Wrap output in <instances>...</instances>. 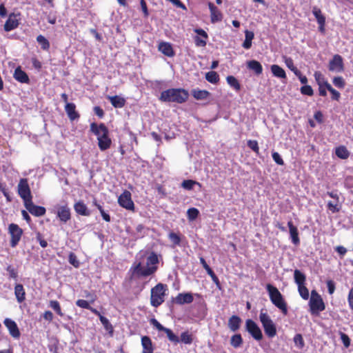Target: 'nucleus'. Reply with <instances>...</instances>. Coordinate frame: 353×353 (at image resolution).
I'll return each mask as SVG.
<instances>
[{"instance_id": "obj_20", "label": "nucleus", "mask_w": 353, "mask_h": 353, "mask_svg": "<svg viewBox=\"0 0 353 353\" xmlns=\"http://www.w3.org/2000/svg\"><path fill=\"white\" fill-rule=\"evenodd\" d=\"M14 295L19 303H21L26 300V291L22 284L15 285Z\"/></svg>"}, {"instance_id": "obj_30", "label": "nucleus", "mask_w": 353, "mask_h": 353, "mask_svg": "<svg viewBox=\"0 0 353 353\" xmlns=\"http://www.w3.org/2000/svg\"><path fill=\"white\" fill-rule=\"evenodd\" d=\"M208 6L211 13V21L212 22L220 21L221 19V15L216 7L212 3H209Z\"/></svg>"}, {"instance_id": "obj_32", "label": "nucleus", "mask_w": 353, "mask_h": 353, "mask_svg": "<svg viewBox=\"0 0 353 353\" xmlns=\"http://www.w3.org/2000/svg\"><path fill=\"white\" fill-rule=\"evenodd\" d=\"M294 279L298 286L305 284L306 276L299 270H294Z\"/></svg>"}, {"instance_id": "obj_38", "label": "nucleus", "mask_w": 353, "mask_h": 353, "mask_svg": "<svg viewBox=\"0 0 353 353\" xmlns=\"http://www.w3.org/2000/svg\"><path fill=\"white\" fill-rule=\"evenodd\" d=\"M99 319H100V321L101 322V323L103 324L104 328L107 331H108L110 336H112L114 330H113V327H112V324L110 323L109 320L103 316H100Z\"/></svg>"}, {"instance_id": "obj_44", "label": "nucleus", "mask_w": 353, "mask_h": 353, "mask_svg": "<svg viewBox=\"0 0 353 353\" xmlns=\"http://www.w3.org/2000/svg\"><path fill=\"white\" fill-rule=\"evenodd\" d=\"M325 86L327 88V90H329L331 92V94L332 95V99L338 101L339 99V98H340V96H341L340 93L337 90L334 89L331 86V85L329 83H327V82L325 83Z\"/></svg>"}, {"instance_id": "obj_61", "label": "nucleus", "mask_w": 353, "mask_h": 353, "mask_svg": "<svg viewBox=\"0 0 353 353\" xmlns=\"http://www.w3.org/2000/svg\"><path fill=\"white\" fill-rule=\"evenodd\" d=\"M273 160L275 161L276 163L280 165H283L284 164V161L283 159L281 158V155L276 152H274L272 154Z\"/></svg>"}, {"instance_id": "obj_58", "label": "nucleus", "mask_w": 353, "mask_h": 353, "mask_svg": "<svg viewBox=\"0 0 353 353\" xmlns=\"http://www.w3.org/2000/svg\"><path fill=\"white\" fill-rule=\"evenodd\" d=\"M301 92L303 94L308 95V96H312L313 95V90L310 85H305L303 87L301 88Z\"/></svg>"}, {"instance_id": "obj_45", "label": "nucleus", "mask_w": 353, "mask_h": 353, "mask_svg": "<svg viewBox=\"0 0 353 353\" xmlns=\"http://www.w3.org/2000/svg\"><path fill=\"white\" fill-rule=\"evenodd\" d=\"M179 340L185 344H191L192 343V336L188 332H184L181 333Z\"/></svg>"}, {"instance_id": "obj_33", "label": "nucleus", "mask_w": 353, "mask_h": 353, "mask_svg": "<svg viewBox=\"0 0 353 353\" xmlns=\"http://www.w3.org/2000/svg\"><path fill=\"white\" fill-rule=\"evenodd\" d=\"M200 263L202 264L203 268L206 270L208 274H209L212 279L213 281L218 283L219 279L213 270L210 268V267L207 264L206 261L203 257L200 258Z\"/></svg>"}, {"instance_id": "obj_52", "label": "nucleus", "mask_w": 353, "mask_h": 353, "mask_svg": "<svg viewBox=\"0 0 353 353\" xmlns=\"http://www.w3.org/2000/svg\"><path fill=\"white\" fill-rule=\"evenodd\" d=\"M199 214V210L194 208L188 209L187 212L188 218L190 221L194 220L198 216Z\"/></svg>"}, {"instance_id": "obj_17", "label": "nucleus", "mask_w": 353, "mask_h": 353, "mask_svg": "<svg viewBox=\"0 0 353 353\" xmlns=\"http://www.w3.org/2000/svg\"><path fill=\"white\" fill-rule=\"evenodd\" d=\"M57 216L61 222H68L71 219L70 208L66 205L60 207L57 210Z\"/></svg>"}, {"instance_id": "obj_10", "label": "nucleus", "mask_w": 353, "mask_h": 353, "mask_svg": "<svg viewBox=\"0 0 353 353\" xmlns=\"http://www.w3.org/2000/svg\"><path fill=\"white\" fill-rule=\"evenodd\" d=\"M329 70L335 72H341L344 70L343 58L341 55L335 54L330 61Z\"/></svg>"}, {"instance_id": "obj_43", "label": "nucleus", "mask_w": 353, "mask_h": 353, "mask_svg": "<svg viewBox=\"0 0 353 353\" xmlns=\"http://www.w3.org/2000/svg\"><path fill=\"white\" fill-rule=\"evenodd\" d=\"M228 83L232 88H234L236 90H239L241 89V85L238 81V80L233 76H228L227 77Z\"/></svg>"}, {"instance_id": "obj_40", "label": "nucleus", "mask_w": 353, "mask_h": 353, "mask_svg": "<svg viewBox=\"0 0 353 353\" xmlns=\"http://www.w3.org/2000/svg\"><path fill=\"white\" fill-rule=\"evenodd\" d=\"M205 79L210 83H216L219 80V77L216 72L211 71L205 74Z\"/></svg>"}, {"instance_id": "obj_51", "label": "nucleus", "mask_w": 353, "mask_h": 353, "mask_svg": "<svg viewBox=\"0 0 353 353\" xmlns=\"http://www.w3.org/2000/svg\"><path fill=\"white\" fill-rule=\"evenodd\" d=\"M327 208L332 213L338 212L340 210L339 201H329L327 203Z\"/></svg>"}, {"instance_id": "obj_3", "label": "nucleus", "mask_w": 353, "mask_h": 353, "mask_svg": "<svg viewBox=\"0 0 353 353\" xmlns=\"http://www.w3.org/2000/svg\"><path fill=\"white\" fill-rule=\"evenodd\" d=\"M167 290V285L163 283H158L151 289L150 303L153 307H157L164 302Z\"/></svg>"}, {"instance_id": "obj_47", "label": "nucleus", "mask_w": 353, "mask_h": 353, "mask_svg": "<svg viewBox=\"0 0 353 353\" xmlns=\"http://www.w3.org/2000/svg\"><path fill=\"white\" fill-rule=\"evenodd\" d=\"M196 184L201 185L199 183L193 180H184L181 183V186L185 190H190L193 188L194 185Z\"/></svg>"}, {"instance_id": "obj_63", "label": "nucleus", "mask_w": 353, "mask_h": 353, "mask_svg": "<svg viewBox=\"0 0 353 353\" xmlns=\"http://www.w3.org/2000/svg\"><path fill=\"white\" fill-rule=\"evenodd\" d=\"M76 305L81 308L89 309L90 308L89 303L83 299H79L76 302Z\"/></svg>"}, {"instance_id": "obj_13", "label": "nucleus", "mask_w": 353, "mask_h": 353, "mask_svg": "<svg viewBox=\"0 0 353 353\" xmlns=\"http://www.w3.org/2000/svg\"><path fill=\"white\" fill-rule=\"evenodd\" d=\"M90 130L97 136V139L109 134L108 128L103 123H100L99 125L95 123H91Z\"/></svg>"}, {"instance_id": "obj_6", "label": "nucleus", "mask_w": 353, "mask_h": 353, "mask_svg": "<svg viewBox=\"0 0 353 353\" xmlns=\"http://www.w3.org/2000/svg\"><path fill=\"white\" fill-rule=\"evenodd\" d=\"M8 232L11 236V239H10V246L12 248H14L19 243V242L21 238V236L23 234V230L21 228H20L19 227L18 225H17L15 223H11L8 226Z\"/></svg>"}, {"instance_id": "obj_56", "label": "nucleus", "mask_w": 353, "mask_h": 353, "mask_svg": "<svg viewBox=\"0 0 353 353\" xmlns=\"http://www.w3.org/2000/svg\"><path fill=\"white\" fill-rule=\"evenodd\" d=\"M314 76L319 85H325L326 81L321 72H315Z\"/></svg>"}, {"instance_id": "obj_64", "label": "nucleus", "mask_w": 353, "mask_h": 353, "mask_svg": "<svg viewBox=\"0 0 353 353\" xmlns=\"http://www.w3.org/2000/svg\"><path fill=\"white\" fill-rule=\"evenodd\" d=\"M69 262L76 268H77L79 265V263L78 260L77 259V256H75V254L74 253L70 254Z\"/></svg>"}, {"instance_id": "obj_16", "label": "nucleus", "mask_w": 353, "mask_h": 353, "mask_svg": "<svg viewBox=\"0 0 353 353\" xmlns=\"http://www.w3.org/2000/svg\"><path fill=\"white\" fill-rule=\"evenodd\" d=\"M194 32L198 34L194 38L195 45L198 47H204L207 43L208 34L201 28L195 29Z\"/></svg>"}, {"instance_id": "obj_54", "label": "nucleus", "mask_w": 353, "mask_h": 353, "mask_svg": "<svg viewBox=\"0 0 353 353\" xmlns=\"http://www.w3.org/2000/svg\"><path fill=\"white\" fill-rule=\"evenodd\" d=\"M334 85L339 88H343L345 85V82L343 77H336L333 79Z\"/></svg>"}, {"instance_id": "obj_48", "label": "nucleus", "mask_w": 353, "mask_h": 353, "mask_svg": "<svg viewBox=\"0 0 353 353\" xmlns=\"http://www.w3.org/2000/svg\"><path fill=\"white\" fill-rule=\"evenodd\" d=\"M294 342L295 343V345L299 349H302L304 347V345H305L303 336L300 334H296L294 336Z\"/></svg>"}, {"instance_id": "obj_7", "label": "nucleus", "mask_w": 353, "mask_h": 353, "mask_svg": "<svg viewBox=\"0 0 353 353\" xmlns=\"http://www.w3.org/2000/svg\"><path fill=\"white\" fill-rule=\"evenodd\" d=\"M18 193L24 201V204L32 200L30 189L26 179H21L18 184Z\"/></svg>"}, {"instance_id": "obj_46", "label": "nucleus", "mask_w": 353, "mask_h": 353, "mask_svg": "<svg viewBox=\"0 0 353 353\" xmlns=\"http://www.w3.org/2000/svg\"><path fill=\"white\" fill-rule=\"evenodd\" d=\"M159 260L157 255L154 253H152L148 258H147V263L146 265L148 266H156V265L158 263Z\"/></svg>"}, {"instance_id": "obj_57", "label": "nucleus", "mask_w": 353, "mask_h": 353, "mask_svg": "<svg viewBox=\"0 0 353 353\" xmlns=\"http://www.w3.org/2000/svg\"><path fill=\"white\" fill-rule=\"evenodd\" d=\"M339 335L344 346L345 347H348L350 345V339L349 336L342 332H340Z\"/></svg>"}, {"instance_id": "obj_1", "label": "nucleus", "mask_w": 353, "mask_h": 353, "mask_svg": "<svg viewBox=\"0 0 353 353\" xmlns=\"http://www.w3.org/2000/svg\"><path fill=\"white\" fill-rule=\"evenodd\" d=\"M188 98V93L183 89L171 88L163 91L159 99L164 102H176L182 103Z\"/></svg>"}, {"instance_id": "obj_4", "label": "nucleus", "mask_w": 353, "mask_h": 353, "mask_svg": "<svg viewBox=\"0 0 353 353\" xmlns=\"http://www.w3.org/2000/svg\"><path fill=\"white\" fill-rule=\"evenodd\" d=\"M260 321L262 323L265 334L272 338L276 334V325L270 317V316L261 310L259 315Z\"/></svg>"}, {"instance_id": "obj_27", "label": "nucleus", "mask_w": 353, "mask_h": 353, "mask_svg": "<svg viewBox=\"0 0 353 353\" xmlns=\"http://www.w3.org/2000/svg\"><path fill=\"white\" fill-rule=\"evenodd\" d=\"M159 50L168 57H173L174 53L172 46L165 42H162L159 46Z\"/></svg>"}, {"instance_id": "obj_18", "label": "nucleus", "mask_w": 353, "mask_h": 353, "mask_svg": "<svg viewBox=\"0 0 353 353\" xmlns=\"http://www.w3.org/2000/svg\"><path fill=\"white\" fill-rule=\"evenodd\" d=\"M13 76L15 80L20 83H29L30 82V79L28 74L23 71L20 67L15 69Z\"/></svg>"}, {"instance_id": "obj_50", "label": "nucleus", "mask_w": 353, "mask_h": 353, "mask_svg": "<svg viewBox=\"0 0 353 353\" xmlns=\"http://www.w3.org/2000/svg\"><path fill=\"white\" fill-rule=\"evenodd\" d=\"M164 332L166 333L167 336L170 341L175 343L180 341L179 338L175 335L170 329L166 328Z\"/></svg>"}, {"instance_id": "obj_53", "label": "nucleus", "mask_w": 353, "mask_h": 353, "mask_svg": "<svg viewBox=\"0 0 353 353\" xmlns=\"http://www.w3.org/2000/svg\"><path fill=\"white\" fill-rule=\"evenodd\" d=\"M50 306L57 312V314L61 316H63L59 303L57 301H50Z\"/></svg>"}, {"instance_id": "obj_35", "label": "nucleus", "mask_w": 353, "mask_h": 353, "mask_svg": "<svg viewBox=\"0 0 353 353\" xmlns=\"http://www.w3.org/2000/svg\"><path fill=\"white\" fill-rule=\"evenodd\" d=\"M312 13L314 15L315 18L316 19L318 23L321 26H323L325 23V18L322 14L321 10L315 6L312 9Z\"/></svg>"}, {"instance_id": "obj_36", "label": "nucleus", "mask_w": 353, "mask_h": 353, "mask_svg": "<svg viewBox=\"0 0 353 353\" xmlns=\"http://www.w3.org/2000/svg\"><path fill=\"white\" fill-rule=\"evenodd\" d=\"M336 155L341 159H346L349 157L350 152L345 146H340L336 149Z\"/></svg>"}, {"instance_id": "obj_59", "label": "nucleus", "mask_w": 353, "mask_h": 353, "mask_svg": "<svg viewBox=\"0 0 353 353\" xmlns=\"http://www.w3.org/2000/svg\"><path fill=\"white\" fill-rule=\"evenodd\" d=\"M248 146L252 149L256 153H259V148L258 145V142L255 140H249L248 141Z\"/></svg>"}, {"instance_id": "obj_29", "label": "nucleus", "mask_w": 353, "mask_h": 353, "mask_svg": "<svg viewBox=\"0 0 353 353\" xmlns=\"http://www.w3.org/2000/svg\"><path fill=\"white\" fill-rule=\"evenodd\" d=\"M247 66L250 70H253L257 75L261 74L263 72L261 64L256 60L249 61L247 63Z\"/></svg>"}, {"instance_id": "obj_23", "label": "nucleus", "mask_w": 353, "mask_h": 353, "mask_svg": "<svg viewBox=\"0 0 353 353\" xmlns=\"http://www.w3.org/2000/svg\"><path fill=\"white\" fill-rule=\"evenodd\" d=\"M98 140V145L101 151H104L110 148L112 144L111 139L109 137V134H105Z\"/></svg>"}, {"instance_id": "obj_2", "label": "nucleus", "mask_w": 353, "mask_h": 353, "mask_svg": "<svg viewBox=\"0 0 353 353\" xmlns=\"http://www.w3.org/2000/svg\"><path fill=\"white\" fill-rule=\"evenodd\" d=\"M266 290L268 292L272 303L279 310H281L283 314H287V304L279 290L271 284H267Z\"/></svg>"}, {"instance_id": "obj_25", "label": "nucleus", "mask_w": 353, "mask_h": 353, "mask_svg": "<svg viewBox=\"0 0 353 353\" xmlns=\"http://www.w3.org/2000/svg\"><path fill=\"white\" fill-rule=\"evenodd\" d=\"M288 225L289 227L290 234L292 243L294 245H298L300 243V239L299 238L297 228L293 225L291 221L288 223Z\"/></svg>"}, {"instance_id": "obj_12", "label": "nucleus", "mask_w": 353, "mask_h": 353, "mask_svg": "<svg viewBox=\"0 0 353 353\" xmlns=\"http://www.w3.org/2000/svg\"><path fill=\"white\" fill-rule=\"evenodd\" d=\"M157 269V266H142L141 263H139L134 267V272L141 276H147L152 274Z\"/></svg>"}, {"instance_id": "obj_39", "label": "nucleus", "mask_w": 353, "mask_h": 353, "mask_svg": "<svg viewBox=\"0 0 353 353\" xmlns=\"http://www.w3.org/2000/svg\"><path fill=\"white\" fill-rule=\"evenodd\" d=\"M243 343V339L239 334L233 335L230 339V344L235 348L240 347Z\"/></svg>"}, {"instance_id": "obj_19", "label": "nucleus", "mask_w": 353, "mask_h": 353, "mask_svg": "<svg viewBox=\"0 0 353 353\" xmlns=\"http://www.w3.org/2000/svg\"><path fill=\"white\" fill-rule=\"evenodd\" d=\"M76 105L72 103H67L65 106V110L71 121H74L79 118V114L75 110Z\"/></svg>"}, {"instance_id": "obj_60", "label": "nucleus", "mask_w": 353, "mask_h": 353, "mask_svg": "<svg viewBox=\"0 0 353 353\" xmlns=\"http://www.w3.org/2000/svg\"><path fill=\"white\" fill-rule=\"evenodd\" d=\"M169 239L174 243V245H179L180 244L181 239L177 234H176L174 232H170L169 234Z\"/></svg>"}, {"instance_id": "obj_14", "label": "nucleus", "mask_w": 353, "mask_h": 353, "mask_svg": "<svg viewBox=\"0 0 353 353\" xmlns=\"http://www.w3.org/2000/svg\"><path fill=\"white\" fill-rule=\"evenodd\" d=\"M19 24V19L17 15L14 13H12L9 15L8 19L6 21L3 28L6 32L11 31L18 27Z\"/></svg>"}, {"instance_id": "obj_34", "label": "nucleus", "mask_w": 353, "mask_h": 353, "mask_svg": "<svg viewBox=\"0 0 353 353\" xmlns=\"http://www.w3.org/2000/svg\"><path fill=\"white\" fill-rule=\"evenodd\" d=\"M271 71L274 77L281 79L286 78V74L285 70L278 65H272L271 66Z\"/></svg>"}, {"instance_id": "obj_22", "label": "nucleus", "mask_w": 353, "mask_h": 353, "mask_svg": "<svg viewBox=\"0 0 353 353\" xmlns=\"http://www.w3.org/2000/svg\"><path fill=\"white\" fill-rule=\"evenodd\" d=\"M74 209L75 212L82 216H90V212L88 210L86 205L81 201L74 203Z\"/></svg>"}, {"instance_id": "obj_62", "label": "nucleus", "mask_w": 353, "mask_h": 353, "mask_svg": "<svg viewBox=\"0 0 353 353\" xmlns=\"http://www.w3.org/2000/svg\"><path fill=\"white\" fill-rule=\"evenodd\" d=\"M150 323L155 327L159 331H165L167 327H163L157 319H152Z\"/></svg>"}, {"instance_id": "obj_26", "label": "nucleus", "mask_w": 353, "mask_h": 353, "mask_svg": "<svg viewBox=\"0 0 353 353\" xmlns=\"http://www.w3.org/2000/svg\"><path fill=\"white\" fill-rule=\"evenodd\" d=\"M107 98L116 108H121L125 105V100L119 96H108Z\"/></svg>"}, {"instance_id": "obj_21", "label": "nucleus", "mask_w": 353, "mask_h": 353, "mask_svg": "<svg viewBox=\"0 0 353 353\" xmlns=\"http://www.w3.org/2000/svg\"><path fill=\"white\" fill-rule=\"evenodd\" d=\"M141 345L143 347L142 353H153L154 348L149 336H144L141 337Z\"/></svg>"}, {"instance_id": "obj_24", "label": "nucleus", "mask_w": 353, "mask_h": 353, "mask_svg": "<svg viewBox=\"0 0 353 353\" xmlns=\"http://www.w3.org/2000/svg\"><path fill=\"white\" fill-rule=\"evenodd\" d=\"M193 296L190 293H181L175 298V302L178 304L190 303L193 301Z\"/></svg>"}, {"instance_id": "obj_55", "label": "nucleus", "mask_w": 353, "mask_h": 353, "mask_svg": "<svg viewBox=\"0 0 353 353\" xmlns=\"http://www.w3.org/2000/svg\"><path fill=\"white\" fill-rule=\"evenodd\" d=\"M6 270L9 274V277L13 279H17L18 277L17 271L10 265H8Z\"/></svg>"}, {"instance_id": "obj_9", "label": "nucleus", "mask_w": 353, "mask_h": 353, "mask_svg": "<svg viewBox=\"0 0 353 353\" xmlns=\"http://www.w3.org/2000/svg\"><path fill=\"white\" fill-rule=\"evenodd\" d=\"M119 204L129 210H133L134 208V203L131 198V193L125 190L118 198Z\"/></svg>"}, {"instance_id": "obj_15", "label": "nucleus", "mask_w": 353, "mask_h": 353, "mask_svg": "<svg viewBox=\"0 0 353 353\" xmlns=\"http://www.w3.org/2000/svg\"><path fill=\"white\" fill-rule=\"evenodd\" d=\"M3 323L8 329L10 334L13 338L18 339L20 336L19 330L17 323L14 321L10 319H6Z\"/></svg>"}, {"instance_id": "obj_5", "label": "nucleus", "mask_w": 353, "mask_h": 353, "mask_svg": "<svg viewBox=\"0 0 353 353\" xmlns=\"http://www.w3.org/2000/svg\"><path fill=\"white\" fill-rule=\"evenodd\" d=\"M310 312L312 314H318L325 310V304L321 296L316 290H312L309 302Z\"/></svg>"}, {"instance_id": "obj_41", "label": "nucleus", "mask_w": 353, "mask_h": 353, "mask_svg": "<svg viewBox=\"0 0 353 353\" xmlns=\"http://www.w3.org/2000/svg\"><path fill=\"white\" fill-rule=\"evenodd\" d=\"M37 41L41 45V48L48 50L50 48V43L48 39L43 35H39L37 37Z\"/></svg>"}, {"instance_id": "obj_28", "label": "nucleus", "mask_w": 353, "mask_h": 353, "mask_svg": "<svg viewBox=\"0 0 353 353\" xmlns=\"http://www.w3.org/2000/svg\"><path fill=\"white\" fill-rule=\"evenodd\" d=\"M241 323L240 317L236 315L232 316L228 321V327L232 332H236L239 330Z\"/></svg>"}, {"instance_id": "obj_37", "label": "nucleus", "mask_w": 353, "mask_h": 353, "mask_svg": "<svg viewBox=\"0 0 353 353\" xmlns=\"http://www.w3.org/2000/svg\"><path fill=\"white\" fill-rule=\"evenodd\" d=\"M209 94L210 93L207 90H194L192 91L193 97L198 100L205 99Z\"/></svg>"}, {"instance_id": "obj_31", "label": "nucleus", "mask_w": 353, "mask_h": 353, "mask_svg": "<svg viewBox=\"0 0 353 353\" xmlns=\"http://www.w3.org/2000/svg\"><path fill=\"white\" fill-rule=\"evenodd\" d=\"M254 32L246 30L245 31V41H243L242 46L245 49H250L252 46V41L254 39Z\"/></svg>"}, {"instance_id": "obj_8", "label": "nucleus", "mask_w": 353, "mask_h": 353, "mask_svg": "<svg viewBox=\"0 0 353 353\" xmlns=\"http://www.w3.org/2000/svg\"><path fill=\"white\" fill-rule=\"evenodd\" d=\"M246 330L252 335V336L256 341H260L263 338V334L261 329L257 324L251 319H248L245 322Z\"/></svg>"}, {"instance_id": "obj_49", "label": "nucleus", "mask_w": 353, "mask_h": 353, "mask_svg": "<svg viewBox=\"0 0 353 353\" xmlns=\"http://www.w3.org/2000/svg\"><path fill=\"white\" fill-rule=\"evenodd\" d=\"M298 290L300 296L305 300L309 298V291L305 284L298 286Z\"/></svg>"}, {"instance_id": "obj_11", "label": "nucleus", "mask_w": 353, "mask_h": 353, "mask_svg": "<svg viewBox=\"0 0 353 353\" xmlns=\"http://www.w3.org/2000/svg\"><path fill=\"white\" fill-rule=\"evenodd\" d=\"M26 208L28 210L30 213L36 216H41L45 214L46 208L42 206H38L34 205L32 200L26 203L25 204Z\"/></svg>"}, {"instance_id": "obj_42", "label": "nucleus", "mask_w": 353, "mask_h": 353, "mask_svg": "<svg viewBox=\"0 0 353 353\" xmlns=\"http://www.w3.org/2000/svg\"><path fill=\"white\" fill-rule=\"evenodd\" d=\"M285 63L287 65V67L294 73L295 75L299 74V70L294 66V61L292 58L285 57Z\"/></svg>"}]
</instances>
